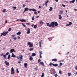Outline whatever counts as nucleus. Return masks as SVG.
<instances>
[{"label": "nucleus", "instance_id": "nucleus-39", "mask_svg": "<svg viewBox=\"0 0 77 77\" xmlns=\"http://www.w3.org/2000/svg\"><path fill=\"white\" fill-rule=\"evenodd\" d=\"M16 34L17 35H20V32H18Z\"/></svg>", "mask_w": 77, "mask_h": 77}, {"label": "nucleus", "instance_id": "nucleus-41", "mask_svg": "<svg viewBox=\"0 0 77 77\" xmlns=\"http://www.w3.org/2000/svg\"><path fill=\"white\" fill-rule=\"evenodd\" d=\"M11 36L13 38H14V37H15V35H11Z\"/></svg>", "mask_w": 77, "mask_h": 77}, {"label": "nucleus", "instance_id": "nucleus-19", "mask_svg": "<svg viewBox=\"0 0 77 77\" xmlns=\"http://www.w3.org/2000/svg\"><path fill=\"white\" fill-rule=\"evenodd\" d=\"M36 56V54L35 53H33L32 54V56Z\"/></svg>", "mask_w": 77, "mask_h": 77}, {"label": "nucleus", "instance_id": "nucleus-30", "mask_svg": "<svg viewBox=\"0 0 77 77\" xmlns=\"http://www.w3.org/2000/svg\"><path fill=\"white\" fill-rule=\"evenodd\" d=\"M12 8H13L14 10H15V9H16V7H14L13 6L12 7Z\"/></svg>", "mask_w": 77, "mask_h": 77}, {"label": "nucleus", "instance_id": "nucleus-52", "mask_svg": "<svg viewBox=\"0 0 77 77\" xmlns=\"http://www.w3.org/2000/svg\"><path fill=\"white\" fill-rule=\"evenodd\" d=\"M55 76L56 77H57V74H55Z\"/></svg>", "mask_w": 77, "mask_h": 77}, {"label": "nucleus", "instance_id": "nucleus-54", "mask_svg": "<svg viewBox=\"0 0 77 77\" xmlns=\"http://www.w3.org/2000/svg\"><path fill=\"white\" fill-rule=\"evenodd\" d=\"M31 26L32 27H33V26H34V24H32V25Z\"/></svg>", "mask_w": 77, "mask_h": 77}, {"label": "nucleus", "instance_id": "nucleus-28", "mask_svg": "<svg viewBox=\"0 0 77 77\" xmlns=\"http://www.w3.org/2000/svg\"><path fill=\"white\" fill-rule=\"evenodd\" d=\"M69 24L70 26H71V25L72 24V22H69Z\"/></svg>", "mask_w": 77, "mask_h": 77}, {"label": "nucleus", "instance_id": "nucleus-2", "mask_svg": "<svg viewBox=\"0 0 77 77\" xmlns=\"http://www.w3.org/2000/svg\"><path fill=\"white\" fill-rule=\"evenodd\" d=\"M7 33H8V31H6L4 33V32L1 34L0 36H2V35L3 36H6L7 35Z\"/></svg>", "mask_w": 77, "mask_h": 77}, {"label": "nucleus", "instance_id": "nucleus-37", "mask_svg": "<svg viewBox=\"0 0 77 77\" xmlns=\"http://www.w3.org/2000/svg\"><path fill=\"white\" fill-rule=\"evenodd\" d=\"M34 69L35 71H38V67L34 68Z\"/></svg>", "mask_w": 77, "mask_h": 77}, {"label": "nucleus", "instance_id": "nucleus-16", "mask_svg": "<svg viewBox=\"0 0 77 77\" xmlns=\"http://www.w3.org/2000/svg\"><path fill=\"white\" fill-rule=\"evenodd\" d=\"M75 0H73L72 1H70V3H74V2H75Z\"/></svg>", "mask_w": 77, "mask_h": 77}, {"label": "nucleus", "instance_id": "nucleus-15", "mask_svg": "<svg viewBox=\"0 0 77 77\" xmlns=\"http://www.w3.org/2000/svg\"><path fill=\"white\" fill-rule=\"evenodd\" d=\"M58 17H59V20H61V19L62 18V16H61V15H58Z\"/></svg>", "mask_w": 77, "mask_h": 77}, {"label": "nucleus", "instance_id": "nucleus-6", "mask_svg": "<svg viewBox=\"0 0 77 77\" xmlns=\"http://www.w3.org/2000/svg\"><path fill=\"white\" fill-rule=\"evenodd\" d=\"M14 51V52L15 53V50H14V49H11L10 50V53H13Z\"/></svg>", "mask_w": 77, "mask_h": 77}, {"label": "nucleus", "instance_id": "nucleus-18", "mask_svg": "<svg viewBox=\"0 0 77 77\" xmlns=\"http://www.w3.org/2000/svg\"><path fill=\"white\" fill-rule=\"evenodd\" d=\"M53 66H58V64L56 63L55 64H54Z\"/></svg>", "mask_w": 77, "mask_h": 77}, {"label": "nucleus", "instance_id": "nucleus-11", "mask_svg": "<svg viewBox=\"0 0 77 77\" xmlns=\"http://www.w3.org/2000/svg\"><path fill=\"white\" fill-rule=\"evenodd\" d=\"M11 57H16V56L14 55V53H12Z\"/></svg>", "mask_w": 77, "mask_h": 77}, {"label": "nucleus", "instance_id": "nucleus-21", "mask_svg": "<svg viewBox=\"0 0 77 77\" xmlns=\"http://www.w3.org/2000/svg\"><path fill=\"white\" fill-rule=\"evenodd\" d=\"M43 22H42V21H41L40 22V24H41V26L43 24Z\"/></svg>", "mask_w": 77, "mask_h": 77}, {"label": "nucleus", "instance_id": "nucleus-64", "mask_svg": "<svg viewBox=\"0 0 77 77\" xmlns=\"http://www.w3.org/2000/svg\"><path fill=\"white\" fill-rule=\"evenodd\" d=\"M39 45H41L42 43L41 42H39Z\"/></svg>", "mask_w": 77, "mask_h": 77}, {"label": "nucleus", "instance_id": "nucleus-61", "mask_svg": "<svg viewBox=\"0 0 77 77\" xmlns=\"http://www.w3.org/2000/svg\"><path fill=\"white\" fill-rule=\"evenodd\" d=\"M61 66H60H60H58V68H60V67Z\"/></svg>", "mask_w": 77, "mask_h": 77}, {"label": "nucleus", "instance_id": "nucleus-40", "mask_svg": "<svg viewBox=\"0 0 77 77\" xmlns=\"http://www.w3.org/2000/svg\"><path fill=\"white\" fill-rule=\"evenodd\" d=\"M31 44V43L30 42H29L28 43V45H30Z\"/></svg>", "mask_w": 77, "mask_h": 77}, {"label": "nucleus", "instance_id": "nucleus-45", "mask_svg": "<svg viewBox=\"0 0 77 77\" xmlns=\"http://www.w3.org/2000/svg\"><path fill=\"white\" fill-rule=\"evenodd\" d=\"M32 20L33 21L34 20V16H33L32 17Z\"/></svg>", "mask_w": 77, "mask_h": 77}, {"label": "nucleus", "instance_id": "nucleus-58", "mask_svg": "<svg viewBox=\"0 0 77 77\" xmlns=\"http://www.w3.org/2000/svg\"><path fill=\"white\" fill-rule=\"evenodd\" d=\"M60 13H61V14L63 13V11H60Z\"/></svg>", "mask_w": 77, "mask_h": 77}, {"label": "nucleus", "instance_id": "nucleus-62", "mask_svg": "<svg viewBox=\"0 0 77 77\" xmlns=\"http://www.w3.org/2000/svg\"><path fill=\"white\" fill-rule=\"evenodd\" d=\"M38 8H39V9H40V8H41V6H39L38 7Z\"/></svg>", "mask_w": 77, "mask_h": 77}, {"label": "nucleus", "instance_id": "nucleus-31", "mask_svg": "<svg viewBox=\"0 0 77 77\" xmlns=\"http://www.w3.org/2000/svg\"><path fill=\"white\" fill-rule=\"evenodd\" d=\"M44 73H43L42 74V75L41 76V77H44Z\"/></svg>", "mask_w": 77, "mask_h": 77}, {"label": "nucleus", "instance_id": "nucleus-25", "mask_svg": "<svg viewBox=\"0 0 77 77\" xmlns=\"http://www.w3.org/2000/svg\"><path fill=\"white\" fill-rule=\"evenodd\" d=\"M6 10L5 9H4L2 11V12L5 13V12H6Z\"/></svg>", "mask_w": 77, "mask_h": 77}, {"label": "nucleus", "instance_id": "nucleus-1", "mask_svg": "<svg viewBox=\"0 0 77 77\" xmlns=\"http://www.w3.org/2000/svg\"><path fill=\"white\" fill-rule=\"evenodd\" d=\"M47 26H49L50 27H54V22H51V24H50L49 23H46Z\"/></svg>", "mask_w": 77, "mask_h": 77}, {"label": "nucleus", "instance_id": "nucleus-35", "mask_svg": "<svg viewBox=\"0 0 77 77\" xmlns=\"http://www.w3.org/2000/svg\"><path fill=\"white\" fill-rule=\"evenodd\" d=\"M11 28H9V29H8V32H10V31H11Z\"/></svg>", "mask_w": 77, "mask_h": 77}, {"label": "nucleus", "instance_id": "nucleus-12", "mask_svg": "<svg viewBox=\"0 0 77 77\" xmlns=\"http://www.w3.org/2000/svg\"><path fill=\"white\" fill-rule=\"evenodd\" d=\"M20 21H21V22H26L27 21L26 20H24L22 19V20H20Z\"/></svg>", "mask_w": 77, "mask_h": 77}, {"label": "nucleus", "instance_id": "nucleus-3", "mask_svg": "<svg viewBox=\"0 0 77 77\" xmlns=\"http://www.w3.org/2000/svg\"><path fill=\"white\" fill-rule=\"evenodd\" d=\"M50 73L52 74H54L56 73L55 70L54 69H52L50 72Z\"/></svg>", "mask_w": 77, "mask_h": 77}, {"label": "nucleus", "instance_id": "nucleus-38", "mask_svg": "<svg viewBox=\"0 0 77 77\" xmlns=\"http://www.w3.org/2000/svg\"><path fill=\"white\" fill-rule=\"evenodd\" d=\"M41 59H39L38 60V63H39L41 62Z\"/></svg>", "mask_w": 77, "mask_h": 77}, {"label": "nucleus", "instance_id": "nucleus-57", "mask_svg": "<svg viewBox=\"0 0 77 77\" xmlns=\"http://www.w3.org/2000/svg\"><path fill=\"white\" fill-rule=\"evenodd\" d=\"M70 26L69 24H67L66 25V26Z\"/></svg>", "mask_w": 77, "mask_h": 77}, {"label": "nucleus", "instance_id": "nucleus-63", "mask_svg": "<svg viewBox=\"0 0 77 77\" xmlns=\"http://www.w3.org/2000/svg\"><path fill=\"white\" fill-rule=\"evenodd\" d=\"M39 16H37L36 17V18H39Z\"/></svg>", "mask_w": 77, "mask_h": 77}, {"label": "nucleus", "instance_id": "nucleus-49", "mask_svg": "<svg viewBox=\"0 0 77 77\" xmlns=\"http://www.w3.org/2000/svg\"><path fill=\"white\" fill-rule=\"evenodd\" d=\"M34 14H36V15H37V12H36V11L34 12Z\"/></svg>", "mask_w": 77, "mask_h": 77}, {"label": "nucleus", "instance_id": "nucleus-36", "mask_svg": "<svg viewBox=\"0 0 77 77\" xmlns=\"http://www.w3.org/2000/svg\"><path fill=\"white\" fill-rule=\"evenodd\" d=\"M9 53L8 52L5 54V55L6 56H8V54H9Z\"/></svg>", "mask_w": 77, "mask_h": 77}, {"label": "nucleus", "instance_id": "nucleus-51", "mask_svg": "<svg viewBox=\"0 0 77 77\" xmlns=\"http://www.w3.org/2000/svg\"><path fill=\"white\" fill-rule=\"evenodd\" d=\"M26 6V5H23V8H24Z\"/></svg>", "mask_w": 77, "mask_h": 77}, {"label": "nucleus", "instance_id": "nucleus-53", "mask_svg": "<svg viewBox=\"0 0 77 77\" xmlns=\"http://www.w3.org/2000/svg\"><path fill=\"white\" fill-rule=\"evenodd\" d=\"M59 73H60V74H61L62 73V72L61 71H59Z\"/></svg>", "mask_w": 77, "mask_h": 77}, {"label": "nucleus", "instance_id": "nucleus-43", "mask_svg": "<svg viewBox=\"0 0 77 77\" xmlns=\"http://www.w3.org/2000/svg\"><path fill=\"white\" fill-rule=\"evenodd\" d=\"M17 72V73H19V71H18V69H16Z\"/></svg>", "mask_w": 77, "mask_h": 77}, {"label": "nucleus", "instance_id": "nucleus-14", "mask_svg": "<svg viewBox=\"0 0 77 77\" xmlns=\"http://www.w3.org/2000/svg\"><path fill=\"white\" fill-rule=\"evenodd\" d=\"M52 61H54V62H57V60L56 58L52 60Z\"/></svg>", "mask_w": 77, "mask_h": 77}, {"label": "nucleus", "instance_id": "nucleus-50", "mask_svg": "<svg viewBox=\"0 0 77 77\" xmlns=\"http://www.w3.org/2000/svg\"><path fill=\"white\" fill-rule=\"evenodd\" d=\"M62 65H63V64H62V63H60V66Z\"/></svg>", "mask_w": 77, "mask_h": 77}, {"label": "nucleus", "instance_id": "nucleus-23", "mask_svg": "<svg viewBox=\"0 0 77 77\" xmlns=\"http://www.w3.org/2000/svg\"><path fill=\"white\" fill-rule=\"evenodd\" d=\"M10 58H11V55H10V54H9L8 55V59H10Z\"/></svg>", "mask_w": 77, "mask_h": 77}, {"label": "nucleus", "instance_id": "nucleus-22", "mask_svg": "<svg viewBox=\"0 0 77 77\" xmlns=\"http://www.w3.org/2000/svg\"><path fill=\"white\" fill-rule=\"evenodd\" d=\"M33 46V45L32 44H31L29 45V47H30V48L32 47Z\"/></svg>", "mask_w": 77, "mask_h": 77}, {"label": "nucleus", "instance_id": "nucleus-34", "mask_svg": "<svg viewBox=\"0 0 77 77\" xmlns=\"http://www.w3.org/2000/svg\"><path fill=\"white\" fill-rule=\"evenodd\" d=\"M29 59H30V60H33V57H30Z\"/></svg>", "mask_w": 77, "mask_h": 77}, {"label": "nucleus", "instance_id": "nucleus-29", "mask_svg": "<svg viewBox=\"0 0 77 77\" xmlns=\"http://www.w3.org/2000/svg\"><path fill=\"white\" fill-rule=\"evenodd\" d=\"M33 50H34V48H30L29 49V51H33Z\"/></svg>", "mask_w": 77, "mask_h": 77}, {"label": "nucleus", "instance_id": "nucleus-55", "mask_svg": "<svg viewBox=\"0 0 77 77\" xmlns=\"http://www.w3.org/2000/svg\"><path fill=\"white\" fill-rule=\"evenodd\" d=\"M62 6H63V7H65V5L63 4L62 5Z\"/></svg>", "mask_w": 77, "mask_h": 77}, {"label": "nucleus", "instance_id": "nucleus-20", "mask_svg": "<svg viewBox=\"0 0 77 77\" xmlns=\"http://www.w3.org/2000/svg\"><path fill=\"white\" fill-rule=\"evenodd\" d=\"M53 63H50V64L49 65V66H52V65L53 66Z\"/></svg>", "mask_w": 77, "mask_h": 77}, {"label": "nucleus", "instance_id": "nucleus-59", "mask_svg": "<svg viewBox=\"0 0 77 77\" xmlns=\"http://www.w3.org/2000/svg\"><path fill=\"white\" fill-rule=\"evenodd\" d=\"M16 57L18 59H20V57Z\"/></svg>", "mask_w": 77, "mask_h": 77}, {"label": "nucleus", "instance_id": "nucleus-9", "mask_svg": "<svg viewBox=\"0 0 77 77\" xmlns=\"http://www.w3.org/2000/svg\"><path fill=\"white\" fill-rule=\"evenodd\" d=\"M24 67L26 68H27V63H24Z\"/></svg>", "mask_w": 77, "mask_h": 77}, {"label": "nucleus", "instance_id": "nucleus-13", "mask_svg": "<svg viewBox=\"0 0 77 77\" xmlns=\"http://www.w3.org/2000/svg\"><path fill=\"white\" fill-rule=\"evenodd\" d=\"M40 64L41 65H42V66H45V65H44V63L43 62H41L40 63Z\"/></svg>", "mask_w": 77, "mask_h": 77}, {"label": "nucleus", "instance_id": "nucleus-10", "mask_svg": "<svg viewBox=\"0 0 77 77\" xmlns=\"http://www.w3.org/2000/svg\"><path fill=\"white\" fill-rule=\"evenodd\" d=\"M30 29L28 28L27 29V34H29V33H30Z\"/></svg>", "mask_w": 77, "mask_h": 77}, {"label": "nucleus", "instance_id": "nucleus-32", "mask_svg": "<svg viewBox=\"0 0 77 77\" xmlns=\"http://www.w3.org/2000/svg\"><path fill=\"white\" fill-rule=\"evenodd\" d=\"M68 75L69 76H70V75H72V74L70 73H69L68 74Z\"/></svg>", "mask_w": 77, "mask_h": 77}, {"label": "nucleus", "instance_id": "nucleus-4", "mask_svg": "<svg viewBox=\"0 0 77 77\" xmlns=\"http://www.w3.org/2000/svg\"><path fill=\"white\" fill-rule=\"evenodd\" d=\"M52 22L54 23V26H52V27H56V26H58V23H57V22Z\"/></svg>", "mask_w": 77, "mask_h": 77}, {"label": "nucleus", "instance_id": "nucleus-7", "mask_svg": "<svg viewBox=\"0 0 77 77\" xmlns=\"http://www.w3.org/2000/svg\"><path fill=\"white\" fill-rule=\"evenodd\" d=\"M20 61H22L23 60V56L22 55H20Z\"/></svg>", "mask_w": 77, "mask_h": 77}, {"label": "nucleus", "instance_id": "nucleus-5", "mask_svg": "<svg viewBox=\"0 0 77 77\" xmlns=\"http://www.w3.org/2000/svg\"><path fill=\"white\" fill-rule=\"evenodd\" d=\"M4 63H5L7 66H9V63L7 61H5Z\"/></svg>", "mask_w": 77, "mask_h": 77}, {"label": "nucleus", "instance_id": "nucleus-27", "mask_svg": "<svg viewBox=\"0 0 77 77\" xmlns=\"http://www.w3.org/2000/svg\"><path fill=\"white\" fill-rule=\"evenodd\" d=\"M53 10V8L52 7H50V9H49V11H51Z\"/></svg>", "mask_w": 77, "mask_h": 77}, {"label": "nucleus", "instance_id": "nucleus-60", "mask_svg": "<svg viewBox=\"0 0 77 77\" xmlns=\"http://www.w3.org/2000/svg\"><path fill=\"white\" fill-rule=\"evenodd\" d=\"M7 20H6L5 21V24H6V23H7Z\"/></svg>", "mask_w": 77, "mask_h": 77}, {"label": "nucleus", "instance_id": "nucleus-26", "mask_svg": "<svg viewBox=\"0 0 77 77\" xmlns=\"http://www.w3.org/2000/svg\"><path fill=\"white\" fill-rule=\"evenodd\" d=\"M37 27V25H35L34 26V29H36Z\"/></svg>", "mask_w": 77, "mask_h": 77}, {"label": "nucleus", "instance_id": "nucleus-44", "mask_svg": "<svg viewBox=\"0 0 77 77\" xmlns=\"http://www.w3.org/2000/svg\"><path fill=\"white\" fill-rule=\"evenodd\" d=\"M32 11H34V12H35V11H36V10L35 9H32Z\"/></svg>", "mask_w": 77, "mask_h": 77}, {"label": "nucleus", "instance_id": "nucleus-33", "mask_svg": "<svg viewBox=\"0 0 77 77\" xmlns=\"http://www.w3.org/2000/svg\"><path fill=\"white\" fill-rule=\"evenodd\" d=\"M11 71H14V69L13 67H12L11 69Z\"/></svg>", "mask_w": 77, "mask_h": 77}, {"label": "nucleus", "instance_id": "nucleus-24", "mask_svg": "<svg viewBox=\"0 0 77 77\" xmlns=\"http://www.w3.org/2000/svg\"><path fill=\"white\" fill-rule=\"evenodd\" d=\"M14 71H11V74H14Z\"/></svg>", "mask_w": 77, "mask_h": 77}, {"label": "nucleus", "instance_id": "nucleus-42", "mask_svg": "<svg viewBox=\"0 0 77 77\" xmlns=\"http://www.w3.org/2000/svg\"><path fill=\"white\" fill-rule=\"evenodd\" d=\"M22 25H23V26L25 27H26V26L25 25H24V24H23V23H22Z\"/></svg>", "mask_w": 77, "mask_h": 77}, {"label": "nucleus", "instance_id": "nucleus-56", "mask_svg": "<svg viewBox=\"0 0 77 77\" xmlns=\"http://www.w3.org/2000/svg\"><path fill=\"white\" fill-rule=\"evenodd\" d=\"M75 69L76 70H77V66H76L75 67Z\"/></svg>", "mask_w": 77, "mask_h": 77}, {"label": "nucleus", "instance_id": "nucleus-17", "mask_svg": "<svg viewBox=\"0 0 77 77\" xmlns=\"http://www.w3.org/2000/svg\"><path fill=\"white\" fill-rule=\"evenodd\" d=\"M29 10V8H25V10L24 12L25 11H28Z\"/></svg>", "mask_w": 77, "mask_h": 77}, {"label": "nucleus", "instance_id": "nucleus-48", "mask_svg": "<svg viewBox=\"0 0 77 77\" xmlns=\"http://www.w3.org/2000/svg\"><path fill=\"white\" fill-rule=\"evenodd\" d=\"M6 54H4L3 55V57H5H5H6Z\"/></svg>", "mask_w": 77, "mask_h": 77}, {"label": "nucleus", "instance_id": "nucleus-46", "mask_svg": "<svg viewBox=\"0 0 77 77\" xmlns=\"http://www.w3.org/2000/svg\"><path fill=\"white\" fill-rule=\"evenodd\" d=\"M39 53H40V55H42V51H40Z\"/></svg>", "mask_w": 77, "mask_h": 77}, {"label": "nucleus", "instance_id": "nucleus-47", "mask_svg": "<svg viewBox=\"0 0 77 77\" xmlns=\"http://www.w3.org/2000/svg\"><path fill=\"white\" fill-rule=\"evenodd\" d=\"M13 39H14V40H16L17 39V38L16 37H14L13 38Z\"/></svg>", "mask_w": 77, "mask_h": 77}, {"label": "nucleus", "instance_id": "nucleus-8", "mask_svg": "<svg viewBox=\"0 0 77 77\" xmlns=\"http://www.w3.org/2000/svg\"><path fill=\"white\" fill-rule=\"evenodd\" d=\"M48 2H49V1L48 0H47V1H46L45 2V5L46 6V7H47V3H48Z\"/></svg>", "mask_w": 77, "mask_h": 77}]
</instances>
